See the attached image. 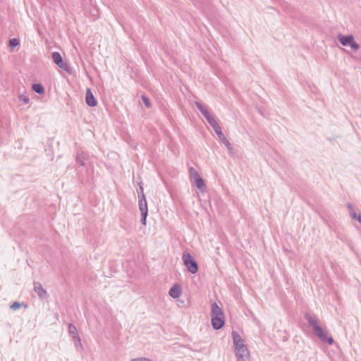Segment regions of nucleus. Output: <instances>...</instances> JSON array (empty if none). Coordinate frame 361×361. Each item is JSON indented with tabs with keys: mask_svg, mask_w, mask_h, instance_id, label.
Wrapping results in <instances>:
<instances>
[{
	"mask_svg": "<svg viewBox=\"0 0 361 361\" xmlns=\"http://www.w3.org/2000/svg\"><path fill=\"white\" fill-rule=\"evenodd\" d=\"M305 319L307 322L308 325L312 329L314 334L323 343L332 345L334 340L331 336H329L323 328L319 325L318 320L312 317L310 314H305Z\"/></svg>",
	"mask_w": 361,
	"mask_h": 361,
	"instance_id": "1",
	"label": "nucleus"
},
{
	"mask_svg": "<svg viewBox=\"0 0 361 361\" xmlns=\"http://www.w3.org/2000/svg\"><path fill=\"white\" fill-rule=\"evenodd\" d=\"M211 324L214 330H219L225 325L224 314L216 302L212 304Z\"/></svg>",
	"mask_w": 361,
	"mask_h": 361,
	"instance_id": "2",
	"label": "nucleus"
},
{
	"mask_svg": "<svg viewBox=\"0 0 361 361\" xmlns=\"http://www.w3.org/2000/svg\"><path fill=\"white\" fill-rule=\"evenodd\" d=\"M195 104L197 109L201 112V114L204 116L207 121L213 128L214 133H217L219 130L221 129V126L218 123L217 121L214 118V117L209 113L208 109L202 105L200 102L195 101Z\"/></svg>",
	"mask_w": 361,
	"mask_h": 361,
	"instance_id": "3",
	"label": "nucleus"
},
{
	"mask_svg": "<svg viewBox=\"0 0 361 361\" xmlns=\"http://www.w3.org/2000/svg\"><path fill=\"white\" fill-rule=\"evenodd\" d=\"M182 259L183 264L190 274H195L198 271V264L190 253H183Z\"/></svg>",
	"mask_w": 361,
	"mask_h": 361,
	"instance_id": "4",
	"label": "nucleus"
},
{
	"mask_svg": "<svg viewBox=\"0 0 361 361\" xmlns=\"http://www.w3.org/2000/svg\"><path fill=\"white\" fill-rule=\"evenodd\" d=\"M52 59L54 63L61 69L63 70L68 74L72 73V70L68 63L63 61L61 54L59 51H54L52 53Z\"/></svg>",
	"mask_w": 361,
	"mask_h": 361,
	"instance_id": "5",
	"label": "nucleus"
},
{
	"mask_svg": "<svg viewBox=\"0 0 361 361\" xmlns=\"http://www.w3.org/2000/svg\"><path fill=\"white\" fill-rule=\"evenodd\" d=\"M138 207L141 213V224L145 226L147 224V217L148 216V207L146 197L138 198Z\"/></svg>",
	"mask_w": 361,
	"mask_h": 361,
	"instance_id": "6",
	"label": "nucleus"
},
{
	"mask_svg": "<svg viewBox=\"0 0 361 361\" xmlns=\"http://www.w3.org/2000/svg\"><path fill=\"white\" fill-rule=\"evenodd\" d=\"M68 333L71 335V336L72 337L73 340L74 341L75 345L77 348L80 347L82 348V343H81V339L78 335L77 328L72 323H70L68 325Z\"/></svg>",
	"mask_w": 361,
	"mask_h": 361,
	"instance_id": "7",
	"label": "nucleus"
},
{
	"mask_svg": "<svg viewBox=\"0 0 361 361\" xmlns=\"http://www.w3.org/2000/svg\"><path fill=\"white\" fill-rule=\"evenodd\" d=\"M235 354L238 361H249L250 355L246 345L235 350Z\"/></svg>",
	"mask_w": 361,
	"mask_h": 361,
	"instance_id": "8",
	"label": "nucleus"
},
{
	"mask_svg": "<svg viewBox=\"0 0 361 361\" xmlns=\"http://www.w3.org/2000/svg\"><path fill=\"white\" fill-rule=\"evenodd\" d=\"M33 290L37 294L38 297L40 299L44 300L48 298L49 295L47 290L42 287V284L39 282H33Z\"/></svg>",
	"mask_w": 361,
	"mask_h": 361,
	"instance_id": "9",
	"label": "nucleus"
},
{
	"mask_svg": "<svg viewBox=\"0 0 361 361\" xmlns=\"http://www.w3.org/2000/svg\"><path fill=\"white\" fill-rule=\"evenodd\" d=\"M85 102L87 106L94 107L97 105V101L92 92L90 88L86 89Z\"/></svg>",
	"mask_w": 361,
	"mask_h": 361,
	"instance_id": "10",
	"label": "nucleus"
},
{
	"mask_svg": "<svg viewBox=\"0 0 361 361\" xmlns=\"http://www.w3.org/2000/svg\"><path fill=\"white\" fill-rule=\"evenodd\" d=\"M183 293L182 288L180 285L175 283L169 289V295L173 299L178 298Z\"/></svg>",
	"mask_w": 361,
	"mask_h": 361,
	"instance_id": "11",
	"label": "nucleus"
},
{
	"mask_svg": "<svg viewBox=\"0 0 361 361\" xmlns=\"http://www.w3.org/2000/svg\"><path fill=\"white\" fill-rule=\"evenodd\" d=\"M88 154L84 151H78L75 154V161L80 166H85V161L88 159Z\"/></svg>",
	"mask_w": 361,
	"mask_h": 361,
	"instance_id": "12",
	"label": "nucleus"
},
{
	"mask_svg": "<svg viewBox=\"0 0 361 361\" xmlns=\"http://www.w3.org/2000/svg\"><path fill=\"white\" fill-rule=\"evenodd\" d=\"M232 337L235 350L241 348L243 345H245L243 339L237 331H232Z\"/></svg>",
	"mask_w": 361,
	"mask_h": 361,
	"instance_id": "13",
	"label": "nucleus"
},
{
	"mask_svg": "<svg viewBox=\"0 0 361 361\" xmlns=\"http://www.w3.org/2000/svg\"><path fill=\"white\" fill-rule=\"evenodd\" d=\"M216 134L218 136V138L219 139L221 142L223 143L226 146L227 149L231 154L232 153V150H233L231 144L230 143L226 137V136L224 135V133H222L221 129L220 130H219L217 133H216Z\"/></svg>",
	"mask_w": 361,
	"mask_h": 361,
	"instance_id": "14",
	"label": "nucleus"
},
{
	"mask_svg": "<svg viewBox=\"0 0 361 361\" xmlns=\"http://www.w3.org/2000/svg\"><path fill=\"white\" fill-rule=\"evenodd\" d=\"M338 39L339 42L344 47L349 46L350 42L353 40V35H342L338 34Z\"/></svg>",
	"mask_w": 361,
	"mask_h": 361,
	"instance_id": "15",
	"label": "nucleus"
},
{
	"mask_svg": "<svg viewBox=\"0 0 361 361\" xmlns=\"http://www.w3.org/2000/svg\"><path fill=\"white\" fill-rule=\"evenodd\" d=\"M32 90L38 94H43L45 92L44 86L39 83L36 82L32 85Z\"/></svg>",
	"mask_w": 361,
	"mask_h": 361,
	"instance_id": "16",
	"label": "nucleus"
},
{
	"mask_svg": "<svg viewBox=\"0 0 361 361\" xmlns=\"http://www.w3.org/2000/svg\"><path fill=\"white\" fill-rule=\"evenodd\" d=\"M194 182L195 183L197 188H198L199 190H202L205 188L204 180L200 176L198 177L195 178Z\"/></svg>",
	"mask_w": 361,
	"mask_h": 361,
	"instance_id": "17",
	"label": "nucleus"
},
{
	"mask_svg": "<svg viewBox=\"0 0 361 361\" xmlns=\"http://www.w3.org/2000/svg\"><path fill=\"white\" fill-rule=\"evenodd\" d=\"M346 207L348 208V210L349 212V214H350V216L353 219H355L357 220V216H359V214H357L355 209H354V207L352 204L350 203H348L346 204Z\"/></svg>",
	"mask_w": 361,
	"mask_h": 361,
	"instance_id": "18",
	"label": "nucleus"
},
{
	"mask_svg": "<svg viewBox=\"0 0 361 361\" xmlns=\"http://www.w3.org/2000/svg\"><path fill=\"white\" fill-rule=\"evenodd\" d=\"M19 44H20V41L17 38H12V39H10L8 41V47L11 49H14V48L17 47L18 46H19Z\"/></svg>",
	"mask_w": 361,
	"mask_h": 361,
	"instance_id": "19",
	"label": "nucleus"
},
{
	"mask_svg": "<svg viewBox=\"0 0 361 361\" xmlns=\"http://www.w3.org/2000/svg\"><path fill=\"white\" fill-rule=\"evenodd\" d=\"M141 99H142V101L143 104H145V106L147 108H150L152 106L151 101H150L149 98L147 95L142 94L141 96Z\"/></svg>",
	"mask_w": 361,
	"mask_h": 361,
	"instance_id": "20",
	"label": "nucleus"
},
{
	"mask_svg": "<svg viewBox=\"0 0 361 361\" xmlns=\"http://www.w3.org/2000/svg\"><path fill=\"white\" fill-rule=\"evenodd\" d=\"M21 307H27V305L23 302H20L16 301V302H13V304L11 306V308L13 309V310H17L20 309Z\"/></svg>",
	"mask_w": 361,
	"mask_h": 361,
	"instance_id": "21",
	"label": "nucleus"
},
{
	"mask_svg": "<svg viewBox=\"0 0 361 361\" xmlns=\"http://www.w3.org/2000/svg\"><path fill=\"white\" fill-rule=\"evenodd\" d=\"M137 197L143 198L145 197V195L144 193L143 184L142 182L139 183V188L137 189Z\"/></svg>",
	"mask_w": 361,
	"mask_h": 361,
	"instance_id": "22",
	"label": "nucleus"
},
{
	"mask_svg": "<svg viewBox=\"0 0 361 361\" xmlns=\"http://www.w3.org/2000/svg\"><path fill=\"white\" fill-rule=\"evenodd\" d=\"M349 47L351 48L353 51H357L360 48V44L355 42V38L353 37V40H352L349 44Z\"/></svg>",
	"mask_w": 361,
	"mask_h": 361,
	"instance_id": "23",
	"label": "nucleus"
},
{
	"mask_svg": "<svg viewBox=\"0 0 361 361\" xmlns=\"http://www.w3.org/2000/svg\"><path fill=\"white\" fill-rule=\"evenodd\" d=\"M18 99L20 101H22L25 104H27L30 102L29 97L24 94L19 95Z\"/></svg>",
	"mask_w": 361,
	"mask_h": 361,
	"instance_id": "24",
	"label": "nucleus"
},
{
	"mask_svg": "<svg viewBox=\"0 0 361 361\" xmlns=\"http://www.w3.org/2000/svg\"><path fill=\"white\" fill-rule=\"evenodd\" d=\"M190 174L194 179L200 176L198 172L193 167L190 168Z\"/></svg>",
	"mask_w": 361,
	"mask_h": 361,
	"instance_id": "25",
	"label": "nucleus"
},
{
	"mask_svg": "<svg viewBox=\"0 0 361 361\" xmlns=\"http://www.w3.org/2000/svg\"><path fill=\"white\" fill-rule=\"evenodd\" d=\"M130 361H152L150 359L147 357H137L130 360Z\"/></svg>",
	"mask_w": 361,
	"mask_h": 361,
	"instance_id": "26",
	"label": "nucleus"
},
{
	"mask_svg": "<svg viewBox=\"0 0 361 361\" xmlns=\"http://www.w3.org/2000/svg\"><path fill=\"white\" fill-rule=\"evenodd\" d=\"M357 221L361 225V214H359V216H357Z\"/></svg>",
	"mask_w": 361,
	"mask_h": 361,
	"instance_id": "27",
	"label": "nucleus"
},
{
	"mask_svg": "<svg viewBox=\"0 0 361 361\" xmlns=\"http://www.w3.org/2000/svg\"><path fill=\"white\" fill-rule=\"evenodd\" d=\"M258 112L263 116V112L260 109H258Z\"/></svg>",
	"mask_w": 361,
	"mask_h": 361,
	"instance_id": "28",
	"label": "nucleus"
}]
</instances>
